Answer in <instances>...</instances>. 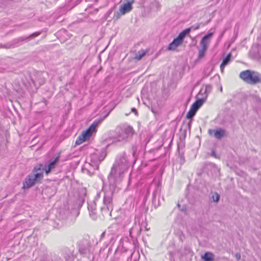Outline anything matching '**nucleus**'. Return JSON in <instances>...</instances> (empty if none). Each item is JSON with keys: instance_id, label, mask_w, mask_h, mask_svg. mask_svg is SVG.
Wrapping results in <instances>:
<instances>
[{"instance_id": "f257e3e1", "label": "nucleus", "mask_w": 261, "mask_h": 261, "mask_svg": "<svg viewBox=\"0 0 261 261\" xmlns=\"http://www.w3.org/2000/svg\"><path fill=\"white\" fill-rule=\"evenodd\" d=\"M115 190V185L111 184L109 188V190L105 192L103 199V206L100 208L103 215H111L113 210V195Z\"/></svg>"}, {"instance_id": "f03ea898", "label": "nucleus", "mask_w": 261, "mask_h": 261, "mask_svg": "<svg viewBox=\"0 0 261 261\" xmlns=\"http://www.w3.org/2000/svg\"><path fill=\"white\" fill-rule=\"evenodd\" d=\"M240 77L246 83L254 85L260 82L261 75L257 72L247 70L242 71Z\"/></svg>"}, {"instance_id": "7ed1b4c3", "label": "nucleus", "mask_w": 261, "mask_h": 261, "mask_svg": "<svg viewBox=\"0 0 261 261\" xmlns=\"http://www.w3.org/2000/svg\"><path fill=\"white\" fill-rule=\"evenodd\" d=\"M35 78L33 77L30 73H28V77L30 80L26 78V80H22V82L25 86L30 84V81L35 86H40L45 83V78L43 73L41 72H36L34 74Z\"/></svg>"}, {"instance_id": "20e7f679", "label": "nucleus", "mask_w": 261, "mask_h": 261, "mask_svg": "<svg viewBox=\"0 0 261 261\" xmlns=\"http://www.w3.org/2000/svg\"><path fill=\"white\" fill-rule=\"evenodd\" d=\"M98 123L99 121L93 122L86 130L84 131L82 134L78 137L76 140L75 144L76 145H80L83 142L88 140L90 138L93 133L95 132L96 127L97 126Z\"/></svg>"}, {"instance_id": "39448f33", "label": "nucleus", "mask_w": 261, "mask_h": 261, "mask_svg": "<svg viewBox=\"0 0 261 261\" xmlns=\"http://www.w3.org/2000/svg\"><path fill=\"white\" fill-rule=\"evenodd\" d=\"M124 172H122L121 174H119V168L116 165H113L111 171L109 175V180L110 181V185L114 184L116 187V184L119 182L123 177V174ZM110 186H109L110 187Z\"/></svg>"}, {"instance_id": "423d86ee", "label": "nucleus", "mask_w": 261, "mask_h": 261, "mask_svg": "<svg viewBox=\"0 0 261 261\" xmlns=\"http://www.w3.org/2000/svg\"><path fill=\"white\" fill-rule=\"evenodd\" d=\"M114 165L119 168V174L124 172L127 169L129 164L125 152H123L118 157Z\"/></svg>"}, {"instance_id": "0eeeda50", "label": "nucleus", "mask_w": 261, "mask_h": 261, "mask_svg": "<svg viewBox=\"0 0 261 261\" xmlns=\"http://www.w3.org/2000/svg\"><path fill=\"white\" fill-rule=\"evenodd\" d=\"M185 32H180L177 37L174 38L173 40L169 44L167 49L169 50H174L177 47L179 46L182 42L184 39L185 38L186 33Z\"/></svg>"}, {"instance_id": "6e6552de", "label": "nucleus", "mask_w": 261, "mask_h": 261, "mask_svg": "<svg viewBox=\"0 0 261 261\" xmlns=\"http://www.w3.org/2000/svg\"><path fill=\"white\" fill-rule=\"evenodd\" d=\"M208 134L210 135L214 134V137L216 139L220 140L225 136V130L221 128L217 129H209Z\"/></svg>"}, {"instance_id": "1a4fd4ad", "label": "nucleus", "mask_w": 261, "mask_h": 261, "mask_svg": "<svg viewBox=\"0 0 261 261\" xmlns=\"http://www.w3.org/2000/svg\"><path fill=\"white\" fill-rule=\"evenodd\" d=\"M59 156L56 157L53 161L49 162L48 164L45 166V172L48 174L51 171L56 167L57 163L59 162Z\"/></svg>"}, {"instance_id": "9d476101", "label": "nucleus", "mask_w": 261, "mask_h": 261, "mask_svg": "<svg viewBox=\"0 0 261 261\" xmlns=\"http://www.w3.org/2000/svg\"><path fill=\"white\" fill-rule=\"evenodd\" d=\"M33 176L32 174H29L24 179L23 182V189H29L33 185H35L36 181L33 178Z\"/></svg>"}, {"instance_id": "9b49d317", "label": "nucleus", "mask_w": 261, "mask_h": 261, "mask_svg": "<svg viewBox=\"0 0 261 261\" xmlns=\"http://www.w3.org/2000/svg\"><path fill=\"white\" fill-rule=\"evenodd\" d=\"M100 152L101 155L99 157H98V154L96 153L91 155V160L95 163H100L103 161L107 154L106 148H102Z\"/></svg>"}, {"instance_id": "f8f14e48", "label": "nucleus", "mask_w": 261, "mask_h": 261, "mask_svg": "<svg viewBox=\"0 0 261 261\" xmlns=\"http://www.w3.org/2000/svg\"><path fill=\"white\" fill-rule=\"evenodd\" d=\"M117 138L118 141H125L127 138V136L123 132L122 127H118L117 128Z\"/></svg>"}, {"instance_id": "ddd939ff", "label": "nucleus", "mask_w": 261, "mask_h": 261, "mask_svg": "<svg viewBox=\"0 0 261 261\" xmlns=\"http://www.w3.org/2000/svg\"><path fill=\"white\" fill-rule=\"evenodd\" d=\"M133 9L132 5L130 3H126L122 5L120 8V12L121 15H124L129 12Z\"/></svg>"}, {"instance_id": "4468645a", "label": "nucleus", "mask_w": 261, "mask_h": 261, "mask_svg": "<svg viewBox=\"0 0 261 261\" xmlns=\"http://www.w3.org/2000/svg\"><path fill=\"white\" fill-rule=\"evenodd\" d=\"M232 55L230 53L226 57L223 58L222 63L220 65V69L223 72L225 67L231 61Z\"/></svg>"}, {"instance_id": "2eb2a0df", "label": "nucleus", "mask_w": 261, "mask_h": 261, "mask_svg": "<svg viewBox=\"0 0 261 261\" xmlns=\"http://www.w3.org/2000/svg\"><path fill=\"white\" fill-rule=\"evenodd\" d=\"M213 34V32H210L204 36L200 41V44H203L207 46L210 43V39L212 37Z\"/></svg>"}, {"instance_id": "dca6fc26", "label": "nucleus", "mask_w": 261, "mask_h": 261, "mask_svg": "<svg viewBox=\"0 0 261 261\" xmlns=\"http://www.w3.org/2000/svg\"><path fill=\"white\" fill-rule=\"evenodd\" d=\"M40 34H41V32H37L31 34L30 36H29L27 37H22L19 38L17 39V42H21V41H27L28 39H33V38H34L35 37H36L38 36L39 35H40Z\"/></svg>"}, {"instance_id": "f3484780", "label": "nucleus", "mask_w": 261, "mask_h": 261, "mask_svg": "<svg viewBox=\"0 0 261 261\" xmlns=\"http://www.w3.org/2000/svg\"><path fill=\"white\" fill-rule=\"evenodd\" d=\"M205 101L204 98L197 99L195 102L191 106L192 107L194 108L196 110H198L201 107Z\"/></svg>"}, {"instance_id": "a211bd4d", "label": "nucleus", "mask_w": 261, "mask_h": 261, "mask_svg": "<svg viewBox=\"0 0 261 261\" xmlns=\"http://www.w3.org/2000/svg\"><path fill=\"white\" fill-rule=\"evenodd\" d=\"M201 258L204 261H213L214 260V255L212 253L207 252L201 256Z\"/></svg>"}, {"instance_id": "6ab92c4d", "label": "nucleus", "mask_w": 261, "mask_h": 261, "mask_svg": "<svg viewBox=\"0 0 261 261\" xmlns=\"http://www.w3.org/2000/svg\"><path fill=\"white\" fill-rule=\"evenodd\" d=\"M123 132L127 136V138L131 136L134 134L133 128L130 126H124L122 127Z\"/></svg>"}, {"instance_id": "aec40b11", "label": "nucleus", "mask_w": 261, "mask_h": 261, "mask_svg": "<svg viewBox=\"0 0 261 261\" xmlns=\"http://www.w3.org/2000/svg\"><path fill=\"white\" fill-rule=\"evenodd\" d=\"M44 170H45V167H44L43 164H39L34 167L32 170V173H36V172L43 173Z\"/></svg>"}, {"instance_id": "412c9836", "label": "nucleus", "mask_w": 261, "mask_h": 261, "mask_svg": "<svg viewBox=\"0 0 261 261\" xmlns=\"http://www.w3.org/2000/svg\"><path fill=\"white\" fill-rule=\"evenodd\" d=\"M34 174H31L33 177V178L34 179V180L37 182L40 181L41 179H42L43 177V172H36V173H33Z\"/></svg>"}, {"instance_id": "4be33fe9", "label": "nucleus", "mask_w": 261, "mask_h": 261, "mask_svg": "<svg viewBox=\"0 0 261 261\" xmlns=\"http://www.w3.org/2000/svg\"><path fill=\"white\" fill-rule=\"evenodd\" d=\"M200 45L201 47V49L199 50L198 58L201 59L204 56L205 51L207 49V46L203 44H200Z\"/></svg>"}, {"instance_id": "5701e85b", "label": "nucleus", "mask_w": 261, "mask_h": 261, "mask_svg": "<svg viewBox=\"0 0 261 261\" xmlns=\"http://www.w3.org/2000/svg\"><path fill=\"white\" fill-rule=\"evenodd\" d=\"M199 27H200V24L199 23H197L194 25H192L191 27L184 30V31H182V32L186 31V33H185V35H187L189 34V33L191 32V30H197L199 28Z\"/></svg>"}, {"instance_id": "b1692460", "label": "nucleus", "mask_w": 261, "mask_h": 261, "mask_svg": "<svg viewBox=\"0 0 261 261\" xmlns=\"http://www.w3.org/2000/svg\"><path fill=\"white\" fill-rule=\"evenodd\" d=\"M197 111L194 108L191 107L190 110L187 114L186 118L187 119H192L195 115Z\"/></svg>"}, {"instance_id": "393cba45", "label": "nucleus", "mask_w": 261, "mask_h": 261, "mask_svg": "<svg viewBox=\"0 0 261 261\" xmlns=\"http://www.w3.org/2000/svg\"><path fill=\"white\" fill-rule=\"evenodd\" d=\"M259 43L257 46V50L255 52V56L258 58H261V38L259 40Z\"/></svg>"}, {"instance_id": "a878e982", "label": "nucleus", "mask_w": 261, "mask_h": 261, "mask_svg": "<svg viewBox=\"0 0 261 261\" xmlns=\"http://www.w3.org/2000/svg\"><path fill=\"white\" fill-rule=\"evenodd\" d=\"M211 199L213 202H218L220 200V195L217 192H215L212 194Z\"/></svg>"}, {"instance_id": "bb28decb", "label": "nucleus", "mask_w": 261, "mask_h": 261, "mask_svg": "<svg viewBox=\"0 0 261 261\" xmlns=\"http://www.w3.org/2000/svg\"><path fill=\"white\" fill-rule=\"evenodd\" d=\"M146 51H144L143 50L139 51L138 53V55H137L135 59L138 60H140L146 54Z\"/></svg>"}, {"instance_id": "cd10ccee", "label": "nucleus", "mask_w": 261, "mask_h": 261, "mask_svg": "<svg viewBox=\"0 0 261 261\" xmlns=\"http://www.w3.org/2000/svg\"><path fill=\"white\" fill-rule=\"evenodd\" d=\"M88 208L89 212H93V211H95L96 210L95 203L94 202L88 203Z\"/></svg>"}, {"instance_id": "c85d7f7f", "label": "nucleus", "mask_w": 261, "mask_h": 261, "mask_svg": "<svg viewBox=\"0 0 261 261\" xmlns=\"http://www.w3.org/2000/svg\"><path fill=\"white\" fill-rule=\"evenodd\" d=\"M212 89V87L211 85H206L205 90V92H204L206 94L205 97H206L207 96V94L209 93L211 91Z\"/></svg>"}, {"instance_id": "c756f323", "label": "nucleus", "mask_w": 261, "mask_h": 261, "mask_svg": "<svg viewBox=\"0 0 261 261\" xmlns=\"http://www.w3.org/2000/svg\"><path fill=\"white\" fill-rule=\"evenodd\" d=\"M90 216L93 220H95L96 219V213L95 211H93V212H89Z\"/></svg>"}, {"instance_id": "7c9ffc66", "label": "nucleus", "mask_w": 261, "mask_h": 261, "mask_svg": "<svg viewBox=\"0 0 261 261\" xmlns=\"http://www.w3.org/2000/svg\"><path fill=\"white\" fill-rule=\"evenodd\" d=\"M133 155L134 156L135 153L137 151V147L136 146H133L132 148Z\"/></svg>"}, {"instance_id": "2f4dec72", "label": "nucleus", "mask_w": 261, "mask_h": 261, "mask_svg": "<svg viewBox=\"0 0 261 261\" xmlns=\"http://www.w3.org/2000/svg\"><path fill=\"white\" fill-rule=\"evenodd\" d=\"M73 251H70L67 254L66 256H65V258L66 260H67V257H69L70 255H73Z\"/></svg>"}, {"instance_id": "473e14b6", "label": "nucleus", "mask_w": 261, "mask_h": 261, "mask_svg": "<svg viewBox=\"0 0 261 261\" xmlns=\"http://www.w3.org/2000/svg\"><path fill=\"white\" fill-rule=\"evenodd\" d=\"M211 156L215 158H217V154L216 153V152L214 151V150H212V152H211Z\"/></svg>"}, {"instance_id": "72a5a7b5", "label": "nucleus", "mask_w": 261, "mask_h": 261, "mask_svg": "<svg viewBox=\"0 0 261 261\" xmlns=\"http://www.w3.org/2000/svg\"><path fill=\"white\" fill-rule=\"evenodd\" d=\"M120 16V15L118 12H117L116 13H115L114 14V17H115L117 19L119 18Z\"/></svg>"}, {"instance_id": "f704fd0d", "label": "nucleus", "mask_w": 261, "mask_h": 261, "mask_svg": "<svg viewBox=\"0 0 261 261\" xmlns=\"http://www.w3.org/2000/svg\"><path fill=\"white\" fill-rule=\"evenodd\" d=\"M235 256H236V258L238 260H239L241 258V254H240V253H236V255H235Z\"/></svg>"}, {"instance_id": "c9c22d12", "label": "nucleus", "mask_w": 261, "mask_h": 261, "mask_svg": "<svg viewBox=\"0 0 261 261\" xmlns=\"http://www.w3.org/2000/svg\"><path fill=\"white\" fill-rule=\"evenodd\" d=\"M135 0H127V3H130V5H132V4L134 3Z\"/></svg>"}, {"instance_id": "e433bc0d", "label": "nucleus", "mask_w": 261, "mask_h": 261, "mask_svg": "<svg viewBox=\"0 0 261 261\" xmlns=\"http://www.w3.org/2000/svg\"><path fill=\"white\" fill-rule=\"evenodd\" d=\"M156 194V190H155L153 193V198H155Z\"/></svg>"}, {"instance_id": "4c0bfd02", "label": "nucleus", "mask_w": 261, "mask_h": 261, "mask_svg": "<svg viewBox=\"0 0 261 261\" xmlns=\"http://www.w3.org/2000/svg\"><path fill=\"white\" fill-rule=\"evenodd\" d=\"M191 123H192V121L190 120L189 123H188V127H189V129H190V128H191Z\"/></svg>"}, {"instance_id": "58836bf2", "label": "nucleus", "mask_w": 261, "mask_h": 261, "mask_svg": "<svg viewBox=\"0 0 261 261\" xmlns=\"http://www.w3.org/2000/svg\"><path fill=\"white\" fill-rule=\"evenodd\" d=\"M105 232H103L101 233V236H100V238H103V237H104V236H105Z\"/></svg>"}, {"instance_id": "ea45409f", "label": "nucleus", "mask_w": 261, "mask_h": 261, "mask_svg": "<svg viewBox=\"0 0 261 261\" xmlns=\"http://www.w3.org/2000/svg\"><path fill=\"white\" fill-rule=\"evenodd\" d=\"M169 254H170V257H171V258H170V260H172V257H173L172 254V253H171V252H170V253H169Z\"/></svg>"}, {"instance_id": "a19ab883", "label": "nucleus", "mask_w": 261, "mask_h": 261, "mask_svg": "<svg viewBox=\"0 0 261 261\" xmlns=\"http://www.w3.org/2000/svg\"><path fill=\"white\" fill-rule=\"evenodd\" d=\"M201 94V90L200 91V92H199V93L198 94V95L197 96H199Z\"/></svg>"}, {"instance_id": "79ce46f5", "label": "nucleus", "mask_w": 261, "mask_h": 261, "mask_svg": "<svg viewBox=\"0 0 261 261\" xmlns=\"http://www.w3.org/2000/svg\"><path fill=\"white\" fill-rule=\"evenodd\" d=\"M132 111H134V112H136V110L135 108H133L132 109Z\"/></svg>"}, {"instance_id": "37998d69", "label": "nucleus", "mask_w": 261, "mask_h": 261, "mask_svg": "<svg viewBox=\"0 0 261 261\" xmlns=\"http://www.w3.org/2000/svg\"><path fill=\"white\" fill-rule=\"evenodd\" d=\"M177 205L178 207H179V208L180 207V205L179 203H178Z\"/></svg>"}]
</instances>
